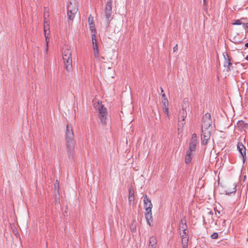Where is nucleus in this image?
<instances>
[{
	"label": "nucleus",
	"mask_w": 248,
	"mask_h": 248,
	"mask_svg": "<svg viewBox=\"0 0 248 248\" xmlns=\"http://www.w3.org/2000/svg\"><path fill=\"white\" fill-rule=\"evenodd\" d=\"M130 229L132 232H136V227L135 225H134L133 224H131L130 226Z\"/></svg>",
	"instance_id": "c9c22d12"
},
{
	"label": "nucleus",
	"mask_w": 248,
	"mask_h": 248,
	"mask_svg": "<svg viewBox=\"0 0 248 248\" xmlns=\"http://www.w3.org/2000/svg\"><path fill=\"white\" fill-rule=\"evenodd\" d=\"M49 22L48 20L44 19V33L45 36L46 37V39L47 38V36H46V31L47 30H49Z\"/></svg>",
	"instance_id": "aec40b11"
},
{
	"label": "nucleus",
	"mask_w": 248,
	"mask_h": 248,
	"mask_svg": "<svg viewBox=\"0 0 248 248\" xmlns=\"http://www.w3.org/2000/svg\"><path fill=\"white\" fill-rule=\"evenodd\" d=\"M182 232H180L181 237L189 236L188 234L187 228L182 230Z\"/></svg>",
	"instance_id": "b1692460"
},
{
	"label": "nucleus",
	"mask_w": 248,
	"mask_h": 248,
	"mask_svg": "<svg viewBox=\"0 0 248 248\" xmlns=\"http://www.w3.org/2000/svg\"><path fill=\"white\" fill-rule=\"evenodd\" d=\"M112 0H108L105 6V11L112 12Z\"/></svg>",
	"instance_id": "a211bd4d"
},
{
	"label": "nucleus",
	"mask_w": 248,
	"mask_h": 248,
	"mask_svg": "<svg viewBox=\"0 0 248 248\" xmlns=\"http://www.w3.org/2000/svg\"><path fill=\"white\" fill-rule=\"evenodd\" d=\"M98 109L100 122L102 124H105L107 123V109L101 103H98Z\"/></svg>",
	"instance_id": "7ed1b4c3"
},
{
	"label": "nucleus",
	"mask_w": 248,
	"mask_h": 248,
	"mask_svg": "<svg viewBox=\"0 0 248 248\" xmlns=\"http://www.w3.org/2000/svg\"><path fill=\"white\" fill-rule=\"evenodd\" d=\"M67 16L69 20H73L75 17V14L78 11V7L76 4H73L70 2L67 7Z\"/></svg>",
	"instance_id": "20e7f679"
},
{
	"label": "nucleus",
	"mask_w": 248,
	"mask_h": 248,
	"mask_svg": "<svg viewBox=\"0 0 248 248\" xmlns=\"http://www.w3.org/2000/svg\"><path fill=\"white\" fill-rule=\"evenodd\" d=\"M187 228L186 224V219L185 217H183L179 223V229H184Z\"/></svg>",
	"instance_id": "2eb2a0df"
},
{
	"label": "nucleus",
	"mask_w": 248,
	"mask_h": 248,
	"mask_svg": "<svg viewBox=\"0 0 248 248\" xmlns=\"http://www.w3.org/2000/svg\"><path fill=\"white\" fill-rule=\"evenodd\" d=\"M187 115L186 108H183L179 111V122L184 121Z\"/></svg>",
	"instance_id": "9b49d317"
},
{
	"label": "nucleus",
	"mask_w": 248,
	"mask_h": 248,
	"mask_svg": "<svg viewBox=\"0 0 248 248\" xmlns=\"http://www.w3.org/2000/svg\"><path fill=\"white\" fill-rule=\"evenodd\" d=\"M46 46H48V42H46Z\"/></svg>",
	"instance_id": "de8ad7c7"
},
{
	"label": "nucleus",
	"mask_w": 248,
	"mask_h": 248,
	"mask_svg": "<svg viewBox=\"0 0 248 248\" xmlns=\"http://www.w3.org/2000/svg\"><path fill=\"white\" fill-rule=\"evenodd\" d=\"M177 46H178V45H177V44H176V46H176V47H177Z\"/></svg>",
	"instance_id": "3c124183"
},
{
	"label": "nucleus",
	"mask_w": 248,
	"mask_h": 248,
	"mask_svg": "<svg viewBox=\"0 0 248 248\" xmlns=\"http://www.w3.org/2000/svg\"><path fill=\"white\" fill-rule=\"evenodd\" d=\"M90 29L91 30L92 32H93V31H95L94 24L93 25L89 24Z\"/></svg>",
	"instance_id": "e433bc0d"
},
{
	"label": "nucleus",
	"mask_w": 248,
	"mask_h": 248,
	"mask_svg": "<svg viewBox=\"0 0 248 248\" xmlns=\"http://www.w3.org/2000/svg\"><path fill=\"white\" fill-rule=\"evenodd\" d=\"M162 103L163 104V107L169 106V102L167 98H163L162 99Z\"/></svg>",
	"instance_id": "cd10ccee"
},
{
	"label": "nucleus",
	"mask_w": 248,
	"mask_h": 248,
	"mask_svg": "<svg viewBox=\"0 0 248 248\" xmlns=\"http://www.w3.org/2000/svg\"><path fill=\"white\" fill-rule=\"evenodd\" d=\"M63 55V62L67 61L68 60H72L71 52L70 51L69 49H67L65 51Z\"/></svg>",
	"instance_id": "4468645a"
},
{
	"label": "nucleus",
	"mask_w": 248,
	"mask_h": 248,
	"mask_svg": "<svg viewBox=\"0 0 248 248\" xmlns=\"http://www.w3.org/2000/svg\"><path fill=\"white\" fill-rule=\"evenodd\" d=\"M68 156L70 160H72L75 155V143H66Z\"/></svg>",
	"instance_id": "423d86ee"
},
{
	"label": "nucleus",
	"mask_w": 248,
	"mask_h": 248,
	"mask_svg": "<svg viewBox=\"0 0 248 248\" xmlns=\"http://www.w3.org/2000/svg\"><path fill=\"white\" fill-rule=\"evenodd\" d=\"M193 156V151H190V150H188L186 152L185 157V163L187 164H189L191 162Z\"/></svg>",
	"instance_id": "ddd939ff"
},
{
	"label": "nucleus",
	"mask_w": 248,
	"mask_h": 248,
	"mask_svg": "<svg viewBox=\"0 0 248 248\" xmlns=\"http://www.w3.org/2000/svg\"><path fill=\"white\" fill-rule=\"evenodd\" d=\"M205 223V220H204V219H203V223Z\"/></svg>",
	"instance_id": "603ef678"
},
{
	"label": "nucleus",
	"mask_w": 248,
	"mask_h": 248,
	"mask_svg": "<svg viewBox=\"0 0 248 248\" xmlns=\"http://www.w3.org/2000/svg\"><path fill=\"white\" fill-rule=\"evenodd\" d=\"M237 149L239 153L241 154L242 158L243 163H245V158H246V147L243 144V143L241 142H238L237 144Z\"/></svg>",
	"instance_id": "6e6552de"
},
{
	"label": "nucleus",
	"mask_w": 248,
	"mask_h": 248,
	"mask_svg": "<svg viewBox=\"0 0 248 248\" xmlns=\"http://www.w3.org/2000/svg\"><path fill=\"white\" fill-rule=\"evenodd\" d=\"M156 241L155 238L153 236L150 237L149 241V246L150 247V248H156Z\"/></svg>",
	"instance_id": "412c9836"
},
{
	"label": "nucleus",
	"mask_w": 248,
	"mask_h": 248,
	"mask_svg": "<svg viewBox=\"0 0 248 248\" xmlns=\"http://www.w3.org/2000/svg\"><path fill=\"white\" fill-rule=\"evenodd\" d=\"M161 96H162V99H163V98H167L166 97V95H165V93H162V94H161Z\"/></svg>",
	"instance_id": "58836bf2"
},
{
	"label": "nucleus",
	"mask_w": 248,
	"mask_h": 248,
	"mask_svg": "<svg viewBox=\"0 0 248 248\" xmlns=\"http://www.w3.org/2000/svg\"><path fill=\"white\" fill-rule=\"evenodd\" d=\"M144 208L145 210V216L147 223L149 226H151V222L153 221V217L152 213V208L153 204L151 201L148 197L147 195H145L143 199Z\"/></svg>",
	"instance_id": "f257e3e1"
},
{
	"label": "nucleus",
	"mask_w": 248,
	"mask_h": 248,
	"mask_svg": "<svg viewBox=\"0 0 248 248\" xmlns=\"http://www.w3.org/2000/svg\"><path fill=\"white\" fill-rule=\"evenodd\" d=\"M88 22L89 24L93 25V17L90 15L88 17Z\"/></svg>",
	"instance_id": "7c9ffc66"
},
{
	"label": "nucleus",
	"mask_w": 248,
	"mask_h": 248,
	"mask_svg": "<svg viewBox=\"0 0 248 248\" xmlns=\"http://www.w3.org/2000/svg\"><path fill=\"white\" fill-rule=\"evenodd\" d=\"M49 17L48 12L47 11V8L45 7L44 8V19H46Z\"/></svg>",
	"instance_id": "c756f323"
},
{
	"label": "nucleus",
	"mask_w": 248,
	"mask_h": 248,
	"mask_svg": "<svg viewBox=\"0 0 248 248\" xmlns=\"http://www.w3.org/2000/svg\"><path fill=\"white\" fill-rule=\"evenodd\" d=\"M134 200V190L131 187L129 189L128 201L130 203Z\"/></svg>",
	"instance_id": "6ab92c4d"
},
{
	"label": "nucleus",
	"mask_w": 248,
	"mask_h": 248,
	"mask_svg": "<svg viewBox=\"0 0 248 248\" xmlns=\"http://www.w3.org/2000/svg\"><path fill=\"white\" fill-rule=\"evenodd\" d=\"M238 129L241 131H245L248 128V124L243 121L237 122Z\"/></svg>",
	"instance_id": "9d476101"
},
{
	"label": "nucleus",
	"mask_w": 248,
	"mask_h": 248,
	"mask_svg": "<svg viewBox=\"0 0 248 248\" xmlns=\"http://www.w3.org/2000/svg\"><path fill=\"white\" fill-rule=\"evenodd\" d=\"M218 237V234L217 232H214L211 235V238L213 239H217Z\"/></svg>",
	"instance_id": "2f4dec72"
},
{
	"label": "nucleus",
	"mask_w": 248,
	"mask_h": 248,
	"mask_svg": "<svg viewBox=\"0 0 248 248\" xmlns=\"http://www.w3.org/2000/svg\"><path fill=\"white\" fill-rule=\"evenodd\" d=\"M214 224H215V225H217V222H215L214 223Z\"/></svg>",
	"instance_id": "09e8293b"
},
{
	"label": "nucleus",
	"mask_w": 248,
	"mask_h": 248,
	"mask_svg": "<svg viewBox=\"0 0 248 248\" xmlns=\"http://www.w3.org/2000/svg\"><path fill=\"white\" fill-rule=\"evenodd\" d=\"M223 56L224 59V66L227 68L226 71L230 72L231 71L230 66L232 63L229 55L227 51L223 52Z\"/></svg>",
	"instance_id": "1a4fd4ad"
},
{
	"label": "nucleus",
	"mask_w": 248,
	"mask_h": 248,
	"mask_svg": "<svg viewBox=\"0 0 248 248\" xmlns=\"http://www.w3.org/2000/svg\"><path fill=\"white\" fill-rule=\"evenodd\" d=\"M212 121L211 119V114L209 113H206L203 116L202 118V130H209L210 131L212 130Z\"/></svg>",
	"instance_id": "f03ea898"
},
{
	"label": "nucleus",
	"mask_w": 248,
	"mask_h": 248,
	"mask_svg": "<svg viewBox=\"0 0 248 248\" xmlns=\"http://www.w3.org/2000/svg\"><path fill=\"white\" fill-rule=\"evenodd\" d=\"M214 222V219L213 218H212V221H211V223H213Z\"/></svg>",
	"instance_id": "49530a36"
},
{
	"label": "nucleus",
	"mask_w": 248,
	"mask_h": 248,
	"mask_svg": "<svg viewBox=\"0 0 248 248\" xmlns=\"http://www.w3.org/2000/svg\"><path fill=\"white\" fill-rule=\"evenodd\" d=\"M173 52H175L178 49V47H173Z\"/></svg>",
	"instance_id": "a19ab883"
},
{
	"label": "nucleus",
	"mask_w": 248,
	"mask_h": 248,
	"mask_svg": "<svg viewBox=\"0 0 248 248\" xmlns=\"http://www.w3.org/2000/svg\"><path fill=\"white\" fill-rule=\"evenodd\" d=\"M99 47H93V50H94V56L96 58L99 59Z\"/></svg>",
	"instance_id": "393cba45"
},
{
	"label": "nucleus",
	"mask_w": 248,
	"mask_h": 248,
	"mask_svg": "<svg viewBox=\"0 0 248 248\" xmlns=\"http://www.w3.org/2000/svg\"><path fill=\"white\" fill-rule=\"evenodd\" d=\"M248 46V43H246L245 44V46Z\"/></svg>",
	"instance_id": "c03bdc74"
},
{
	"label": "nucleus",
	"mask_w": 248,
	"mask_h": 248,
	"mask_svg": "<svg viewBox=\"0 0 248 248\" xmlns=\"http://www.w3.org/2000/svg\"><path fill=\"white\" fill-rule=\"evenodd\" d=\"M65 141L66 143H75L73 129L72 127L68 124H67L66 126V129L65 132Z\"/></svg>",
	"instance_id": "39448f33"
},
{
	"label": "nucleus",
	"mask_w": 248,
	"mask_h": 248,
	"mask_svg": "<svg viewBox=\"0 0 248 248\" xmlns=\"http://www.w3.org/2000/svg\"><path fill=\"white\" fill-rule=\"evenodd\" d=\"M64 68L67 72H70L72 69V60L64 62Z\"/></svg>",
	"instance_id": "dca6fc26"
},
{
	"label": "nucleus",
	"mask_w": 248,
	"mask_h": 248,
	"mask_svg": "<svg viewBox=\"0 0 248 248\" xmlns=\"http://www.w3.org/2000/svg\"><path fill=\"white\" fill-rule=\"evenodd\" d=\"M160 89L161 90V94L164 93H163V92H164L163 89L161 87H160Z\"/></svg>",
	"instance_id": "ea45409f"
},
{
	"label": "nucleus",
	"mask_w": 248,
	"mask_h": 248,
	"mask_svg": "<svg viewBox=\"0 0 248 248\" xmlns=\"http://www.w3.org/2000/svg\"><path fill=\"white\" fill-rule=\"evenodd\" d=\"M225 220H223V223H225Z\"/></svg>",
	"instance_id": "8fccbe9b"
},
{
	"label": "nucleus",
	"mask_w": 248,
	"mask_h": 248,
	"mask_svg": "<svg viewBox=\"0 0 248 248\" xmlns=\"http://www.w3.org/2000/svg\"><path fill=\"white\" fill-rule=\"evenodd\" d=\"M248 52V47H245V49L243 52V56L245 57V58L247 61H248V54H247V53Z\"/></svg>",
	"instance_id": "bb28decb"
},
{
	"label": "nucleus",
	"mask_w": 248,
	"mask_h": 248,
	"mask_svg": "<svg viewBox=\"0 0 248 248\" xmlns=\"http://www.w3.org/2000/svg\"><path fill=\"white\" fill-rule=\"evenodd\" d=\"M209 214L212 215L213 214V212L212 211H210L208 213Z\"/></svg>",
	"instance_id": "79ce46f5"
},
{
	"label": "nucleus",
	"mask_w": 248,
	"mask_h": 248,
	"mask_svg": "<svg viewBox=\"0 0 248 248\" xmlns=\"http://www.w3.org/2000/svg\"><path fill=\"white\" fill-rule=\"evenodd\" d=\"M59 185V182L58 181V180H56V182L54 184V187L55 188L57 187V189H58Z\"/></svg>",
	"instance_id": "4c0bfd02"
},
{
	"label": "nucleus",
	"mask_w": 248,
	"mask_h": 248,
	"mask_svg": "<svg viewBox=\"0 0 248 248\" xmlns=\"http://www.w3.org/2000/svg\"><path fill=\"white\" fill-rule=\"evenodd\" d=\"M183 248H187L189 236L181 237Z\"/></svg>",
	"instance_id": "f3484780"
},
{
	"label": "nucleus",
	"mask_w": 248,
	"mask_h": 248,
	"mask_svg": "<svg viewBox=\"0 0 248 248\" xmlns=\"http://www.w3.org/2000/svg\"><path fill=\"white\" fill-rule=\"evenodd\" d=\"M48 47H46V52L47 53V51H48Z\"/></svg>",
	"instance_id": "a18cd8bd"
},
{
	"label": "nucleus",
	"mask_w": 248,
	"mask_h": 248,
	"mask_svg": "<svg viewBox=\"0 0 248 248\" xmlns=\"http://www.w3.org/2000/svg\"><path fill=\"white\" fill-rule=\"evenodd\" d=\"M105 16L106 18V22L107 23L106 26H109L110 21L112 19V12H109L108 11H105Z\"/></svg>",
	"instance_id": "f8f14e48"
},
{
	"label": "nucleus",
	"mask_w": 248,
	"mask_h": 248,
	"mask_svg": "<svg viewBox=\"0 0 248 248\" xmlns=\"http://www.w3.org/2000/svg\"><path fill=\"white\" fill-rule=\"evenodd\" d=\"M185 123H181L179 122L178 124V130H179L180 129H182L183 126H184Z\"/></svg>",
	"instance_id": "473e14b6"
},
{
	"label": "nucleus",
	"mask_w": 248,
	"mask_h": 248,
	"mask_svg": "<svg viewBox=\"0 0 248 248\" xmlns=\"http://www.w3.org/2000/svg\"><path fill=\"white\" fill-rule=\"evenodd\" d=\"M197 140L196 134L195 133H193L192 135V137H191V139L190 142L197 143Z\"/></svg>",
	"instance_id": "c85d7f7f"
},
{
	"label": "nucleus",
	"mask_w": 248,
	"mask_h": 248,
	"mask_svg": "<svg viewBox=\"0 0 248 248\" xmlns=\"http://www.w3.org/2000/svg\"><path fill=\"white\" fill-rule=\"evenodd\" d=\"M163 109L164 110V113L167 115H169V111L168 107H163Z\"/></svg>",
	"instance_id": "f704fd0d"
},
{
	"label": "nucleus",
	"mask_w": 248,
	"mask_h": 248,
	"mask_svg": "<svg viewBox=\"0 0 248 248\" xmlns=\"http://www.w3.org/2000/svg\"><path fill=\"white\" fill-rule=\"evenodd\" d=\"M247 19V18H241L240 19L235 20L232 24L234 25H243V24L245 23L243 21H246Z\"/></svg>",
	"instance_id": "4be33fe9"
},
{
	"label": "nucleus",
	"mask_w": 248,
	"mask_h": 248,
	"mask_svg": "<svg viewBox=\"0 0 248 248\" xmlns=\"http://www.w3.org/2000/svg\"><path fill=\"white\" fill-rule=\"evenodd\" d=\"M211 136V131L209 130H202V134L201 135V140L202 144L204 145H206L208 140L210 139Z\"/></svg>",
	"instance_id": "0eeeda50"
},
{
	"label": "nucleus",
	"mask_w": 248,
	"mask_h": 248,
	"mask_svg": "<svg viewBox=\"0 0 248 248\" xmlns=\"http://www.w3.org/2000/svg\"><path fill=\"white\" fill-rule=\"evenodd\" d=\"M196 145H197L196 143L190 142L189 144L188 150H190V151H193V152L195 151L196 150Z\"/></svg>",
	"instance_id": "5701e85b"
},
{
	"label": "nucleus",
	"mask_w": 248,
	"mask_h": 248,
	"mask_svg": "<svg viewBox=\"0 0 248 248\" xmlns=\"http://www.w3.org/2000/svg\"><path fill=\"white\" fill-rule=\"evenodd\" d=\"M92 43L93 44V46H97V41H96V39H95V34H93L92 35Z\"/></svg>",
	"instance_id": "a878e982"
},
{
	"label": "nucleus",
	"mask_w": 248,
	"mask_h": 248,
	"mask_svg": "<svg viewBox=\"0 0 248 248\" xmlns=\"http://www.w3.org/2000/svg\"><path fill=\"white\" fill-rule=\"evenodd\" d=\"M234 187H233V190L232 191H231V192H227L226 191V195H230L232 193H235V191H236V185H235V184H234Z\"/></svg>",
	"instance_id": "72a5a7b5"
},
{
	"label": "nucleus",
	"mask_w": 248,
	"mask_h": 248,
	"mask_svg": "<svg viewBox=\"0 0 248 248\" xmlns=\"http://www.w3.org/2000/svg\"><path fill=\"white\" fill-rule=\"evenodd\" d=\"M203 4H205L206 3V0H203Z\"/></svg>",
	"instance_id": "37998d69"
}]
</instances>
